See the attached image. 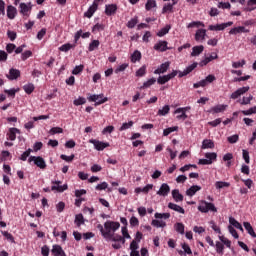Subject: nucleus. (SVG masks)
<instances>
[{
	"label": "nucleus",
	"mask_w": 256,
	"mask_h": 256,
	"mask_svg": "<svg viewBox=\"0 0 256 256\" xmlns=\"http://www.w3.org/2000/svg\"><path fill=\"white\" fill-rule=\"evenodd\" d=\"M225 109H227V105L225 104H220V105H217V106H214L212 108V111L214 113H223V111H225Z\"/></svg>",
	"instance_id": "obj_39"
},
{
	"label": "nucleus",
	"mask_w": 256,
	"mask_h": 256,
	"mask_svg": "<svg viewBox=\"0 0 256 256\" xmlns=\"http://www.w3.org/2000/svg\"><path fill=\"white\" fill-rule=\"evenodd\" d=\"M197 191H201V186L199 185H193L188 190H186V195L188 197H193Z\"/></svg>",
	"instance_id": "obj_23"
},
{
	"label": "nucleus",
	"mask_w": 256,
	"mask_h": 256,
	"mask_svg": "<svg viewBox=\"0 0 256 256\" xmlns=\"http://www.w3.org/2000/svg\"><path fill=\"white\" fill-rule=\"evenodd\" d=\"M52 253L54 256H59L63 253V248L59 245H53Z\"/></svg>",
	"instance_id": "obj_44"
},
{
	"label": "nucleus",
	"mask_w": 256,
	"mask_h": 256,
	"mask_svg": "<svg viewBox=\"0 0 256 256\" xmlns=\"http://www.w3.org/2000/svg\"><path fill=\"white\" fill-rule=\"evenodd\" d=\"M169 193H171V187L167 183H163L160 186L159 191H157V195H159L160 197H167Z\"/></svg>",
	"instance_id": "obj_11"
},
{
	"label": "nucleus",
	"mask_w": 256,
	"mask_h": 256,
	"mask_svg": "<svg viewBox=\"0 0 256 256\" xmlns=\"http://www.w3.org/2000/svg\"><path fill=\"white\" fill-rule=\"evenodd\" d=\"M227 141H228V143H231V144L237 143V141H239V135L234 134V135L228 137Z\"/></svg>",
	"instance_id": "obj_60"
},
{
	"label": "nucleus",
	"mask_w": 256,
	"mask_h": 256,
	"mask_svg": "<svg viewBox=\"0 0 256 256\" xmlns=\"http://www.w3.org/2000/svg\"><path fill=\"white\" fill-rule=\"evenodd\" d=\"M15 49H17V46L13 43L7 44L6 46L7 53H13Z\"/></svg>",
	"instance_id": "obj_64"
},
{
	"label": "nucleus",
	"mask_w": 256,
	"mask_h": 256,
	"mask_svg": "<svg viewBox=\"0 0 256 256\" xmlns=\"http://www.w3.org/2000/svg\"><path fill=\"white\" fill-rule=\"evenodd\" d=\"M225 249V246L221 242H216V252L220 255H223V251Z\"/></svg>",
	"instance_id": "obj_57"
},
{
	"label": "nucleus",
	"mask_w": 256,
	"mask_h": 256,
	"mask_svg": "<svg viewBox=\"0 0 256 256\" xmlns=\"http://www.w3.org/2000/svg\"><path fill=\"white\" fill-rule=\"evenodd\" d=\"M147 74V66H142L136 71V77H145Z\"/></svg>",
	"instance_id": "obj_42"
},
{
	"label": "nucleus",
	"mask_w": 256,
	"mask_h": 256,
	"mask_svg": "<svg viewBox=\"0 0 256 256\" xmlns=\"http://www.w3.org/2000/svg\"><path fill=\"white\" fill-rule=\"evenodd\" d=\"M233 25V22H226L222 24H216V25H209L208 29L209 31H225L227 27H231Z\"/></svg>",
	"instance_id": "obj_9"
},
{
	"label": "nucleus",
	"mask_w": 256,
	"mask_h": 256,
	"mask_svg": "<svg viewBox=\"0 0 256 256\" xmlns=\"http://www.w3.org/2000/svg\"><path fill=\"white\" fill-rule=\"evenodd\" d=\"M131 63H137V61H141V52L139 50H135L130 57Z\"/></svg>",
	"instance_id": "obj_29"
},
{
	"label": "nucleus",
	"mask_w": 256,
	"mask_h": 256,
	"mask_svg": "<svg viewBox=\"0 0 256 256\" xmlns=\"http://www.w3.org/2000/svg\"><path fill=\"white\" fill-rule=\"evenodd\" d=\"M185 111H187V107H185V108H178V109H176L175 110V114L176 115H178V116H176L177 117V119H179V120H183V121H185V119H187V114L185 113ZM180 114V115H179Z\"/></svg>",
	"instance_id": "obj_19"
},
{
	"label": "nucleus",
	"mask_w": 256,
	"mask_h": 256,
	"mask_svg": "<svg viewBox=\"0 0 256 256\" xmlns=\"http://www.w3.org/2000/svg\"><path fill=\"white\" fill-rule=\"evenodd\" d=\"M198 211H200V213H209V211H211L212 213H217V207H215V204L211 202L202 200L199 203Z\"/></svg>",
	"instance_id": "obj_1"
},
{
	"label": "nucleus",
	"mask_w": 256,
	"mask_h": 256,
	"mask_svg": "<svg viewBox=\"0 0 256 256\" xmlns=\"http://www.w3.org/2000/svg\"><path fill=\"white\" fill-rule=\"evenodd\" d=\"M121 227L119 222L108 220L104 223V229L106 233H108V237H110L115 231H117Z\"/></svg>",
	"instance_id": "obj_2"
},
{
	"label": "nucleus",
	"mask_w": 256,
	"mask_h": 256,
	"mask_svg": "<svg viewBox=\"0 0 256 256\" xmlns=\"http://www.w3.org/2000/svg\"><path fill=\"white\" fill-rule=\"evenodd\" d=\"M155 83H157V79L150 78L149 80L143 83L141 89H149V87H151V85H155Z\"/></svg>",
	"instance_id": "obj_37"
},
{
	"label": "nucleus",
	"mask_w": 256,
	"mask_h": 256,
	"mask_svg": "<svg viewBox=\"0 0 256 256\" xmlns=\"http://www.w3.org/2000/svg\"><path fill=\"white\" fill-rule=\"evenodd\" d=\"M229 223H230V225H232V227H235V229H238L239 231L243 232V226L235 218L230 217L229 218Z\"/></svg>",
	"instance_id": "obj_27"
},
{
	"label": "nucleus",
	"mask_w": 256,
	"mask_h": 256,
	"mask_svg": "<svg viewBox=\"0 0 256 256\" xmlns=\"http://www.w3.org/2000/svg\"><path fill=\"white\" fill-rule=\"evenodd\" d=\"M60 159H62V161H66V163H72L73 159H75V154H72L70 156H67L65 154H62L60 156Z\"/></svg>",
	"instance_id": "obj_49"
},
{
	"label": "nucleus",
	"mask_w": 256,
	"mask_h": 256,
	"mask_svg": "<svg viewBox=\"0 0 256 256\" xmlns=\"http://www.w3.org/2000/svg\"><path fill=\"white\" fill-rule=\"evenodd\" d=\"M61 181H53V186L51 187V191H57V193H63V191H67V184L60 185Z\"/></svg>",
	"instance_id": "obj_12"
},
{
	"label": "nucleus",
	"mask_w": 256,
	"mask_h": 256,
	"mask_svg": "<svg viewBox=\"0 0 256 256\" xmlns=\"http://www.w3.org/2000/svg\"><path fill=\"white\" fill-rule=\"evenodd\" d=\"M172 197L176 203H181L184 199V196L183 194H180L179 189L172 190Z\"/></svg>",
	"instance_id": "obj_22"
},
{
	"label": "nucleus",
	"mask_w": 256,
	"mask_h": 256,
	"mask_svg": "<svg viewBox=\"0 0 256 256\" xmlns=\"http://www.w3.org/2000/svg\"><path fill=\"white\" fill-rule=\"evenodd\" d=\"M17 133H19V129L17 128H10L9 132H8V139H10V141H15L17 139Z\"/></svg>",
	"instance_id": "obj_25"
},
{
	"label": "nucleus",
	"mask_w": 256,
	"mask_h": 256,
	"mask_svg": "<svg viewBox=\"0 0 256 256\" xmlns=\"http://www.w3.org/2000/svg\"><path fill=\"white\" fill-rule=\"evenodd\" d=\"M115 13H117L116 4H108L105 6V14L108 15V17H111V15H115Z\"/></svg>",
	"instance_id": "obj_17"
},
{
	"label": "nucleus",
	"mask_w": 256,
	"mask_h": 256,
	"mask_svg": "<svg viewBox=\"0 0 256 256\" xmlns=\"http://www.w3.org/2000/svg\"><path fill=\"white\" fill-rule=\"evenodd\" d=\"M101 31H105V25L104 24H95L92 28V33H101Z\"/></svg>",
	"instance_id": "obj_38"
},
{
	"label": "nucleus",
	"mask_w": 256,
	"mask_h": 256,
	"mask_svg": "<svg viewBox=\"0 0 256 256\" xmlns=\"http://www.w3.org/2000/svg\"><path fill=\"white\" fill-rule=\"evenodd\" d=\"M32 56H33V52H31V50H27L21 54V59L22 61H27V59H29V57H32Z\"/></svg>",
	"instance_id": "obj_54"
},
{
	"label": "nucleus",
	"mask_w": 256,
	"mask_h": 256,
	"mask_svg": "<svg viewBox=\"0 0 256 256\" xmlns=\"http://www.w3.org/2000/svg\"><path fill=\"white\" fill-rule=\"evenodd\" d=\"M75 47H77V44L66 43L59 47V51L67 53V51H71V49H75Z\"/></svg>",
	"instance_id": "obj_26"
},
{
	"label": "nucleus",
	"mask_w": 256,
	"mask_h": 256,
	"mask_svg": "<svg viewBox=\"0 0 256 256\" xmlns=\"http://www.w3.org/2000/svg\"><path fill=\"white\" fill-rule=\"evenodd\" d=\"M215 148V143L213 140L205 139L202 142V149H214Z\"/></svg>",
	"instance_id": "obj_28"
},
{
	"label": "nucleus",
	"mask_w": 256,
	"mask_h": 256,
	"mask_svg": "<svg viewBox=\"0 0 256 256\" xmlns=\"http://www.w3.org/2000/svg\"><path fill=\"white\" fill-rule=\"evenodd\" d=\"M249 89V86H244L242 88L237 89L235 92L231 94L230 99H239V97H241V95H245V93H247Z\"/></svg>",
	"instance_id": "obj_13"
},
{
	"label": "nucleus",
	"mask_w": 256,
	"mask_h": 256,
	"mask_svg": "<svg viewBox=\"0 0 256 256\" xmlns=\"http://www.w3.org/2000/svg\"><path fill=\"white\" fill-rule=\"evenodd\" d=\"M98 7H99V0H94L93 4L84 13V17H87V19H91V17L95 15V11H97Z\"/></svg>",
	"instance_id": "obj_10"
},
{
	"label": "nucleus",
	"mask_w": 256,
	"mask_h": 256,
	"mask_svg": "<svg viewBox=\"0 0 256 256\" xmlns=\"http://www.w3.org/2000/svg\"><path fill=\"white\" fill-rule=\"evenodd\" d=\"M168 209H172V211H176L177 213H181L182 215H185V209L173 202H170L168 204Z\"/></svg>",
	"instance_id": "obj_20"
},
{
	"label": "nucleus",
	"mask_w": 256,
	"mask_h": 256,
	"mask_svg": "<svg viewBox=\"0 0 256 256\" xmlns=\"http://www.w3.org/2000/svg\"><path fill=\"white\" fill-rule=\"evenodd\" d=\"M7 77L10 81H15V79H19V77H21V71H19L18 69L11 68L9 70V75H7Z\"/></svg>",
	"instance_id": "obj_16"
},
{
	"label": "nucleus",
	"mask_w": 256,
	"mask_h": 256,
	"mask_svg": "<svg viewBox=\"0 0 256 256\" xmlns=\"http://www.w3.org/2000/svg\"><path fill=\"white\" fill-rule=\"evenodd\" d=\"M7 36L10 39V41H15L17 39V32L8 30Z\"/></svg>",
	"instance_id": "obj_58"
},
{
	"label": "nucleus",
	"mask_w": 256,
	"mask_h": 256,
	"mask_svg": "<svg viewBox=\"0 0 256 256\" xmlns=\"http://www.w3.org/2000/svg\"><path fill=\"white\" fill-rule=\"evenodd\" d=\"M228 231L232 235V237H234V239H239V234L232 225L228 226Z\"/></svg>",
	"instance_id": "obj_55"
},
{
	"label": "nucleus",
	"mask_w": 256,
	"mask_h": 256,
	"mask_svg": "<svg viewBox=\"0 0 256 256\" xmlns=\"http://www.w3.org/2000/svg\"><path fill=\"white\" fill-rule=\"evenodd\" d=\"M243 225H244V228L247 231L248 235L252 236L255 239L256 233H255V230H253V226H251V223L244 222Z\"/></svg>",
	"instance_id": "obj_24"
},
{
	"label": "nucleus",
	"mask_w": 256,
	"mask_h": 256,
	"mask_svg": "<svg viewBox=\"0 0 256 256\" xmlns=\"http://www.w3.org/2000/svg\"><path fill=\"white\" fill-rule=\"evenodd\" d=\"M73 103L76 107H79V105H85L87 103V100L83 97H79L78 99L74 100Z\"/></svg>",
	"instance_id": "obj_56"
},
{
	"label": "nucleus",
	"mask_w": 256,
	"mask_h": 256,
	"mask_svg": "<svg viewBox=\"0 0 256 256\" xmlns=\"http://www.w3.org/2000/svg\"><path fill=\"white\" fill-rule=\"evenodd\" d=\"M197 62H194L192 65L188 66L184 71H185V75H189V73H191L192 71H194L195 69H197Z\"/></svg>",
	"instance_id": "obj_52"
},
{
	"label": "nucleus",
	"mask_w": 256,
	"mask_h": 256,
	"mask_svg": "<svg viewBox=\"0 0 256 256\" xmlns=\"http://www.w3.org/2000/svg\"><path fill=\"white\" fill-rule=\"evenodd\" d=\"M34 163L36 167H39V169L45 170L47 169V162H45V159L41 156H30L28 159L29 163Z\"/></svg>",
	"instance_id": "obj_4"
},
{
	"label": "nucleus",
	"mask_w": 256,
	"mask_h": 256,
	"mask_svg": "<svg viewBox=\"0 0 256 256\" xmlns=\"http://www.w3.org/2000/svg\"><path fill=\"white\" fill-rule=\"evenodd\" d=\"M174 5H177V2H173L172 4L171 3L165 4L163 9H162V13L163 14L171 13L173 11V6Z\"/></svg>",
	"instance_id": "obj_35"
},
{
	"label": "nucleus",
	"mask_w": 256,
	"mask_h": 256,
	"mask_svg": "<svg viewBox=\"0 0 256 256\" xmlns=\"http://www.w3.org/2000/svg\"><path fill=\"white\" fill-rule=\"evenodd\" d=\"M241 113L244 115H253L256 113V106L249 108L248 110H242Z\"/></svg>",
	"instance_id": "obj_59"
},
{
	"label": "nucleus",
	"mask_w": 256,
	"mask_h": 256,
	"mask_svg": "<svg viewBox=\"0 0 256 256\" xmlns=\"http://www.w3.org/2000/svg\"><path fill=\"white\" fill-rule=\"evenodd\" d=\"M175 230L177 231V233H180V235H185V224L178 222L174 225Z\"/></svg>",
	"instance_id": "obj_31"
},
{
	"label": "nucleus",
	"mask_w": 256,
	"mask_h": 256,
	"mask_svg": "<svg viewBox=\"0 0 256 256\" xmlns=\"http://www.w3.org/2000/svg\"><path fill=\"white\" fill-rule=\"evenodd\" d=\"M89 143L94 145V149H96V151H103L104 149H107V147H109V142H101L95 139L89 140Z\"/></svg>",
	"instance_id": "obj_8"
},
{
	"label": "nucleus",
	"mask_w": 256,
	"mask_h": 256,
	"mask_svg": "<svg viewBox=\"0 0 256 256\" xmlns=\"http://www.w3.org/2000/svg\"><path fill=\"white\" fill-rule=\"evenodd\" d=\"M84 69V66L83 65H78L76 66L73 71H72V74L73 75H79V73H81Z\"/></svg>",
	"instance_id": "obj_63"
},
{
	"label": "nucleus",
	"mask_w": 256,
	"mask_h": 256,
	"mask_svg": "<svg viewBox=\"0 0 256 256\" xmlns=\"http://www.w3.org/2000/svg\"><path fill=\"white\" fill-rule=\"evenodd\" d=\"M251 101H253V95H249V97H243L241 105H249Z\"/></svg>",
	"instance_id": "obj_62"
},
{
	"label": "nucleus",
	"mask_w": 256,
	"mask_h": 256,
	"mask_svg": "<svg viewBox=\"0 0 256 256\" xmlns=\"http://www.w3.org/2000/svg\"><path fill=\"white\" fill-rule=\"evenodd\" d=\"M23 90L27 95H31V93L35 91V85H33V83L26 84L23 86Z\"/></svg>",
	"instance_id": "obj_33"
},
{
	"label": "nucleus",
	"mask_w": 256,
	"mask_h": 256,
	"mask_svg": "<svg viewBox=\"0 0 256 256\" xmlns=\"http://www.w3.org/2000/svg\"><path fill=\"white\" fill-rule=\"evenodd\" d=\"M151 225H153V227H157V228L161 227L162 229L164 227H167V223H165L164 221H160V220H152Z\"/></svg>",
	"instance_id": "obj_45"
},
{
	"label": "nucleus",
	"mask_w": 256,
	"mask_h": 256,
	"mask_svg": "<svg viewBox=\"0 0 256 256\" xmlns=\"http://www.w3.org/2000/svg\"><path fill=\"white\" fill-rule=\"evenodd\" d=\"M74 223L77 225V227H81L85 223V218L83 217V214H77L75 216Z\"/></svg>",
	"instance_id": "obj_32"
},
{
	"label": "nucleus",
	"mask_w": 256,
	"mask_h": 256,
	"mask_svg": "<svg viewBox=\"0 0 256 256\" xmlns=\"http://www.w3.org/2000/svg\"><path fill=\"white\" fill-rule=\"evenodd\" d=\"M171 65V62H165L160 65L155 71V75H161V73H167V70L169 69V66Z\"/></svg>",
	"instance_id": "obj_15"
},
{
	"label": "nucleus",
	"mask_w": 256,
	"mask_h": 256,
	"mask_svg": "<svg viewBox=\"0 0 256 256\" xmlns=\"http://www.w3.org/2000/svg\"><path fill=\"white\" fill-rule=\"evenodd\" d=\"M205 35H207V31L205 29H199L195 34V40L201 41V39H205Z\"/></svg>",
	"instance_id": "obj_30"
},
{
	"label": "nucleus",
	"mask_w": 256,
	"mask_h": 256,
	"mask_svg": "<svg viewBox=\"0 0 256 256\" xmlns=\"http://www.w3.org/2000/svg\"><path fill=\"white\" fill-rule=\"evenodd\" d=\"M179 72L177 70H173L170 74L164 75V76H159L157 79V83L159 85H165V83H169L171 79H175L177 77V74Z\"/></svg>",
	"instance_id": "obj_6"
},
{
	"label": "nucleus",
	"mask_w": 256,
	"mask_h": 256,
	"mask_svg": "<svg viewBox=\"0 0 256 256\" xmlns=\"http://www.w3.org/2000/svg\"><path fill=\"white\" fill-rule=\"evenodd\" d=\"M216 189H224V187H231L229 182L217 181L215 183Z\"/></svg>",
	"instance_id": "obj_46"
},
{
	"label": "nucleus",
	"mask_w": 256,
	"mask_h": 256,
	"mask_svg": "<svg viewBox=\"0 0 256 256\" xmlns=\"http://www.w3.org/2000/svg\"><path fill=\"white\" fill-rule=\"evenodd\" d=\"M6 12L8 19H15V17H17V8H15L13 5L7 6Z\"/></svg>",
	"instance_id": "obj_18"
},
{
	"label": "nucleus",
	"mask_w": 256,
	"mask_h": 256,
	"mask_svg": "<svg viewBox=\"0 0 256 256\" xmlns=\"http://www.w3.org/2000/svg\"><path fill=\"white\" fill-rule=\"evenodd\" d=\"M175 131H179V126H173V127H169V128L164 129L163 135H164V137H167Z\"/></svg>",
	"instance_id": "obj_36"
},
{
	"label": "nucleus",
	"mask_w": 256,
	"mask_h": 256,
	"mask_svg": "<svg viewBox=\"0 0 256 256\" xmlns=\"http://www.w3.org/2000/svg\"><path fill=\"white\" fill-rule=\"evenodd\" d=\"M155 219H169L171 217L170 213H155Z\"/></svg>",
	"instance_id": "obj_53"
},
{
	"label": "nucleus",
	"mask_w": 256,
	"mask_h": 256,
	"mask_svg": "<svg viewBox=\"0 0 256 256\" xmlns=\"http://www.w3.org/2000/svg\"><path fill=\"white\" fill-rule=\"evenodd\" d=\"M127 67H129V64H127V63L121 64L120 66H118L115 69V73H121V72L125 71V69H127Z\"/></svg>",
	"instance_id": "obj_61"
},
{
	"label": "nucleus",
	"mask_w": 256,
	"mask_h": 256,
	"mask_svg": "<svg viewBox=\"0 0 256 256\" xmlns=\"http://www.w3.org/2000/svg\"><path fill=\"white\" fill-rule=\"evenodd\" d=\"M123 236L119 235V234H115V232H113L112 234H110V236H106V239L108 241H114V244H112L113 249H121V243H119L121 241V238Z\"/></svg>",
	"instance_id": "obj_7"
},
{
	"label": "nucleus",
	"mask_w": 256,
	"mask_h": 256,
	"mask_svg": "<svg viewBox=\"0 0 256 256\" xmlns=\"http://www.w3.org/2000/svg\"><path fill=\"white\" fill-rule=\"evenodd\" d=\"M31 11H33V4L31 2L25 3L22 2L19 5V13L24 17V19H27L29 15H31Z\"/></svg>",
	"instance_id": "obj_3"
},
{
	"label": "nucleus",
	"mask_w": 256,
	"mask_h": 256,
	"mask_svg": "<svg viewBox=\"0 0 256 256\" xmlns=\"http://www.w3.org/2000/svg\"><path fill=\"white\" fill-rule=\"evenodd\" d=\"M88 101H90V103H95V107H97L98 105H103V103H107L108 98L104 97L103 94H93L88 97Z\"/></svg>",
	"instance_id": "obj_5"
},
{
	"label": "nucleus",
	"mask_w": 256,
	"mask_h": 256,
	"mask_svg": "<svg viewBox=\"0 0 256 256\" xmlns=\"http://www.w3.org/2000/svg\"><path fill=\"white\" fill-rule=\"evenodd\" d=\"M168 42L167 41H159L154 45L155 51H161L162 53L169 50V47H167Z\"/></svg>",
	"instance_id": "obj_14"
},
{
	"label": "nucleus",
	"mask_w": 256,
	"mask_h": 256,
	"mask_svg": "<svg viewBox=\"0 0 256 256\" xmlns=\"http://www.w3.org/2000/svg\"><path fill=\"white\" fill-rule=\"evenodd\" d=\"M139 23V19L137 17L132 18L130 21L127 23L128 29H133L135 25Z\"/></svg>",
	"instance_id": "obj_50"
},
{
	"label": "nucleus",
	"mask_w": 256,
	"mask_h": 256,
	"mask_svg": "<svg viewBox=\"0 0 256 256\" xmlns=\"http://www.w3.org/2000/svg\"><path fill=\"white\" fill-rule=\"evenodd\" d=\"M99 45H101V43L99 42V40H93L88 47V50L91 51H95V49L99 48Z\"/></svg>",
	"instance_id": "obj_41"
},
{
	"label": "nucleus",
	"mask_w": 256,
	"mask_h": 256,
	"mask_svg": "<svg viewBox=\"0 0 256 256\" xmlns=\"http://www.w3.org/2000/svg\"><path fill=\"white\" fill-rule=\"evenodd\" d=\"M205 47L203 45L194 46L192 48L191 57H199L200 54L203 53Z\"/></svg>",
	"instance_id": "obj_21"
},
{
	"label": "nucleus",
	"mask_w": 256,
	"mask_h": 256,
	"mask_svg": "<svg viewBox=\"0 0 256 256\" xmlns=\"http://www.w3.org/2000/svg\"><path fill=\"white\" fill-rule=\"evenodd\" d=\"M133 125H134L133 121L125 122L119 128V131H127V129H131V127H133Z\"/></svg>",
	"instance_id": "obj_47"
},
{
	"label": "nucleus",
	"mask_w": 256,
	"mask_h": 256,
	"mask_svg": "<svg viewBox=\"0 0 256 256\" xmlns=\"http://www.w3.org/2000/svg\"><path fill=\"white\" fill-rule=\"evenodd\" d=\"M169 111H171V108L169 105H165L162 109L158 110V115L165 117V115H168Z\"/></svg>",
	"instance_id": "obj_48"
},
{
	"label": "nucleus",
	"mask_w": 256,
	"mask_h": 256,
	"mask_svg": "<svg viewBox=\"0 0 256 256\" xmlns=\"http://www.w3.org/2000/svg\"><path fill=\"white\" fill-rule=\"evenodd\" d=\"M3 237H5L10 243H15V238L13 237V234L7 232V231H2Z\"/></svg>",
	"instance_id": "obj_51"
},
{
	"label": "nucleus",
	"mask_w": 256,
	"mask_h": 256,
	"mask_svg": "<svg viewBox=\"0 0 256 256\" xmlns=\"http://www.w3.org/2000/svg\"><path fill=\"white\" fill-rule=\"evenodd\" d=\"M169 31H171V26L166 25L164 28L160 29V31L157 32V36L165 37V35H167V33H169Z\"/></svg>",
	"instance_id": "obj_34"
},
{
	"label": "nucleus",
	"mask_w": 256,
	"mask_h": 256,
	"mask_svg": "<svg viewBox=\"0 0 256 256\" xmlns=\"http://www.w3.org/2000/svg\"><path fill=\"white\" fill-rule=\"evenodd\" d=\"M205 157L208 161H211V164L213 161H217V153L215 152H208L205 154Z\"/></svg>",
	"instance_id": "obj_43"
},
{
	"label": "nucleus",
	"mask_w": 256,
	"mask_h": 256,
	"mask_svg": "<svg viewBox=\"0 0 256 256\" xmlns=\"http://www.w3.org/2000/svg\"><path fill=\"white\" fill-rule=\"evenodd\" d=\"M154 7H157V2L155 0H148L145 5L146 11H151Z\"/></svg>",
	"instance_id": "obj_40"
}]
</instances>
